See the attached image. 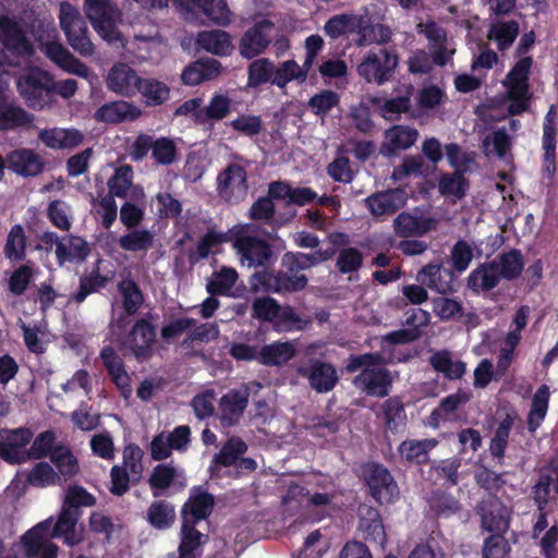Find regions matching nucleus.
I'll return each mask as SVG.
<instances>
[{
    "label": "nucleus",
    "mask_w": 558,
    "mask_h": 558,
    "mask_svg": "<svg viewBox=\"0 0 558 558\" xmlns=\"http://www.w3.org/2000/svg\"><path fill=\"white\" fill-rule=\"evenodd\" d=\"M308 257L302 255V252H287L281 257V269H263L256 271L250 278L251 289L254 292L290 294L303 291L308 278L304 270L307 266Z\"/></svg>",
    "instance_id": "1"
},
{
    "label": "nucleus",
    "mask_w": 558,
    "mask_h": 558,
    "mask_svg": "<svg viewBox=\"0 0 558 558\" xmlns=\"http://www.w3.org/2000/svg\"><path fill=\"white\" fill-rule=\"evenodd\" d=\"M386 363L385 357L379 352L351 354L348 357L345 371L353 374L363 368L352 380L354 387L361 389L367 396L385 398L392 388V377L388 368L377 366Z\"/></svg>",
    "instance_id": "2"
},
{
    "label": "nucleus",
    "mask_w": 558,
    "mask_h": 558,
    "mask_svg": "<svg viewBox=\"0 0 558 558\" xmlns=\"http://www.w3.org/2000/svg\"><path fill=\"white\" fill-rule=\"evenodd\" d=\"M255 227L247 226L232 233V246L242 265L266 267L276 260L272 245L264 238L254 234Z\"/></svg>",
    "instance_id": "3"
},
{
    "label": "nucleus",
    "mask_w": 558,
    "mask_h": 558,
    "mask_svg": "<svg viewBox=\"0 0 558 558\" xmlns=\"http://www.w3.org/2000/svg\"><path fill=\"white\" fill-rule=\"evenodd\" d=\"M399 57L393 49L369 50L357 64V74L368 84L383 86L393 77Z\"/></svg>",
    "instance_id": "4"
},
{
    "label": "nucleus",
    "mask_w": 558,
    "mask_h": 558,
    "mask_svg": "<svg viewBox=\"0 0 558 558\" xmlns=\"http://www.w3.org/2000/svg\"><path fill=\"white\" fill-rule=\"evenodd\" d=\"M59 20L69 45L83 57L92 56L94 53V45L88 36L86 21L80 11L71 3L62 2Z\"/></svg>",
    "instance_id": "5"
},
{
    "label": "nucleus",
    "mask_w": 558,
    "mask_h": 558,
    "mask_svg": "<svg viewBox=\"0 0 558 558\" xmlns=\"http://www.w3.org/2000/svg\"><path fill=\"white\" fill-rule=\"evenodd\" d=\"M363 475L369 495L379 505L392 504L399 497V486L395 477L381 463L364 464Z\"/></svg>",
    "instance_id": "6"
},
{
    "label": "nucleus",
    "mask_w": 558,
    "mask_h": 558,
    "mask_svg": "<svg viewBox=\"0 0 558 558\" xmlns=\"http://www.w3.org/2000/svg\"><path fill=\"white\" fill-rule=\"evenodd\" d=\"M157 331L151 323V315L137 319L126 333L123 347L138 361H147L153 356Z\"/></svg>",
    "instance_id": "7"
},
{
    "label": "nucleus",
    "mask_w": 558,
    "mask_h": 558,
    "mask_svg": "<svg viewBox=\"0 0 558 558\" xmlns=\"http://www.w3.org/2000/svg\"><path fill=\"white\" fill-rule=\"evenodd\" d=\"M16 86L27 106L34 109H41L47 102V97L54 90L50 74L38 69L20 76Z\"/></svg>",
    "instance_id": "8"
},
{
    "label": "nucleus",
    "mask_w": 558,
    "mask_h": 558,
    "mask_svg": "<svg viewBox=\"0 0 558 558\" xmlns=\"http://www.w3.org/2000/svg\"><path fill=\"white\" fill-rule=\"evenodd\" d=\"M33 437L28 427L0 429V459L12 465L27 462V445Z\"/></svg>",
    "instance_id": "9"
},
{
    "label": "nucleus",
    "mask_w": 558,
    "mask_h": 558,
    "mask_svg": "<svg viewBox=\"0 0 558 558\" xmlns=\"http://www.w3.org/2000/svg\"><path fill=\"white\" fill-rule=\"evenodd\" d=\"M481 527L492 533H506L510 526L511 510L496 495L489 494L475 507Z\"/></svg>",
    "instance_id": "10"
},
{
    "label": "nucleus",
    "mask_w": 558,
    "mask_h": 558,
    "mask_svg": "<svg viewBox=\"0 0 558 558\" xmlns=\"http://www.w3.org/2000/svg\"><path fill=\"white\" fill-rule=\"evenodd\" d=\"M296 373L306 378L317 393H328L336 388L340 378L333 364L320 359H310L307 365L299 366Z\"/></svg>",
    "instance_id": "11"
},
{
    "label": "nucleus",
    "mask_w": 558,
    "mask_h": 558,
    "mask_svg": "<svg viewBox=\"0 0 558 558\" xmlns=\"http://www.w3.org/2000/svg\"><path fill=\"white\" fill-rule=\"evenodd\" d=\"M275 31V23L268 19L255 22L245 31L239 43L240 54L251 60L266 51Z\"/></svg>",
    "instance_id": "12"
},
{
    "label": "nucleus",
    "mask_w": 558,
    "mask_h": 558,
    "mask_svg": "<svg viewBox=\"0 0 558 558\" xmlns=\"http://www.w3.org/2000/svg\"><path fill=\"white\" fill-rule=\"evenodd\" d=\"M337 492L331 481H319L315 484V488H310L306 496L304 507L313 521L319 522L331 517L335 511V500Z\"/></svg>",
    "instance_id": "13"
},
{
    "label": "nucleus",
    "mask_w": 558,
    "mask_h": 558,
    "mask_svg": "<svg viewBox=\"0 0 558 558\" xmlns=\"http://www.w3.org/2000/svg\"><path fill=\"white\" fill-rule=\"evenodd\" d=\"M250 390L247 387L231 389L219 401V420L223 427L238 425L248 405Z\"/></svg>",
    "instance_id": "14"
},
{
    "label": "nucleus",
    "mask_w": 558,
    "mask_h": 558,
    "mask_svg": "<svg viewBox=\"0 0 558 558\" xmlns=\"http://www.w3.org/2000/svg\"><path fill=\"white\" fill-rule=\"evenodd\" d=\"M416 280L439 294L456 291V275L452 269L446 268L441 263H430L422 267L416 275Z\"/></svg>",
    "instance_id": "15"
},
{
    "label": "nucleus",
    "mask_w": 558,
    "mask_h": 558,
    "mask_svg": "<svg viewBox=\"0 0 558 558\" xmlns=\"http://www.w3.org/2000/svg\"><path fill=\"white\" fill-rule=\"evenodd\" d=\"M99 357L121 396L129 399L132 395L131 377L125 369L122 357L111 345H105L100 350Z\"/></svg>",
    "instance_id": "16"
},
{
    "label": "nucleus",
    "mask_w": 558,
    "mask_h": 558,
    "mask_svg": "<svg viewBox=\"0 0 558 558\" xmlns=\"http://www.w3.org/2000/svg\"><path fill=\"white\" fill-rule=\"evenodd\" d=\"M418 132L409 125L395 124L385 131L379 153L384 157H393L400 150H407L417 141Z\"/></svg>",
    "instance_id": "17"
},
{
    "label": "nucleus",
    "mask_w": 558,
    "mask_h": 558,
    "mask_svg": "<svg viewBox=\"0 0 558 558\" xmlns=\"http://www.w3.org/2000/svg\"><path fill=\"white\" fill-rule=\"evenodd\" d=\"M9 170L23 178L37 177L45 169L40 155L29 148H19L7 155Z\"/></svg>",
    "instance_id": "18"
},
{
    "label": "nucleus",
    "mask_w": 558,
    "mask_h": 558,
    "mask_svg": "<svg viewBox=\"0 0 558 558\" xmlns=\"http://www.w3.org/2000/svg\"><path fill=\"white\" fill-rule=\"evenodd\" d=\"M214 507V496L203 490L201 486L195 487L182 507V521L186 520L187 524L196 525L199 521L207 519L211 514Z\"/></svg>",
    "instance_id": "19"
},
{
    "label": "nucleus",
    "mask_w": 558,
    "mask_h": 558,
    "mask_svg": "<svg viewBox=\"0 0 558 558\" xmlns=\"http://www.w3.org/2000/svg\"><path fill=\"white\" fill-rule=\"evenodd\" d=\"M359 529L364 538L380 548L385 547L387 534L379 511L368 505L359 507Z\"/></svg>",
    "instance_id": "20"
},
{
    "label": "nucleus",
    "mask_w": 558,
    "mask_h": 558,
    "mask_svg": "<svg viewBox=\"0 0 558 558\" xmlns=\"http://www.w3.org/2000/svg\"><path fill=\"white\" fill-rule=\"evenodd\" d=\"M84 10L94 28L104 38L111 40L117 27L111 16L109 0H85Z\"/></svg>",
    "instance_id": "21"
},
{
    "label": "nucleus",
    "mask_w": 558,
    "mask_h": 558,
    "mask_svg": "<svg viewBox=\"0 0 558 558\" xmlns=\"http://www.w3.org/2000/svg\"><path fill=\"white\" fill-rule=\"evenodd\" d=\"M141 78L136 71L125 63L114 64L107 76V87L125 97L136 95Z\"/></svg>",
    "instance_id": "22"
},
{
    "label": "nucleus",
    "mask_w": 558,
    "mask_h": 558,
    "mask_svg": "<svg viewBox=\"0 0 558 558\" xmlns=\"http://www.w3.org/2000/svg\"><path fill=\"white\" fill-rule=\"evenodd\" d=\"M365 205L375 217L393 215L404 205L403 192L392 189L373 193L365 198Z\"/></svg>",
    "instance_id": "23"
},
{
    "label": "nucleus",
    "mask_w": 558,
    "mask_h": 558,
    "mask_svg": "<svg viewBox=\"0 0 558 558\" xmlns=\"http://www.w3.org/2000/svg\"><path fill=\"white\" fill-rule=\"evenodd\" d=\"M187 9L203 15L207 21L226 26L232 21V13L226 0H186Z\"/></svg>",
    "instance_id": "24"
},
{
    "label": "nucleus",
    "mask_w": 558,
    "mask_h": 558,
    "mask_svg": "<svg viewBox=\"0 0 558 558\" xmlns=\"http://www.w3.org/2000/svg\"><path fill=\"white\" fill-rule=\"evenodd\" d=\"M217 190L221 196L231 197L235 193L245 194L247 191V174L238 163H230L217 177Z\"/></svg>",
    "instance_id": "25"
},
{
    "label": "nucleus",
    "mask_w": 558,
    "mask_h": 558,
    "mask_svg": "<svg viewBox=\"0 0 558 558\" xmlns=\"http://www.w3.org/2000/svg\"><path fill=\"white\" fill-rule=\"evenodd\" d=\"M45 53L47 58L64 71L82 77L87 76V65L75 58L62 44L58 41L47 43Z\"/></svg>",
    "instance_id": "26"
},
{
    "label": "nucleus",
    "mask_w": 558,
    "mask_h": 558,
    "mask_svg": "<svg viewBox=\"0 0 558 558\" xmlns=\"http://www.w3.org/2000/svg\"><path fill=\"white\" fill-rule=\"evenodd\" d=\"M500 276L495 262H484L477 265L466 278L468 287L476 294L488 292L500 283Z\"/></svg>",
    "instance_id": "27"
},
{
    "label": "nucleus",
    "mask_w": 558,
    "mask_h": 558,
    "mask_svg": "<svg viewBox=\"0 0 558 558\" xmlns=\"http://www.w3.org/2000/svg\"><path fill=\"white\" fill-rule=\"evenodd\" d=\"M142 114V111L134 105L123 100L112 101L99 107L95 112V119L105 123H121L134 121Z\"/></svg>",
    "instance_id": "28"
},
{
    "label": "nucleus",
    "mask_w": 558,
    "mask_h": 558,
    "mask_svg": "<svg viewBox=\"0 0 558 558\" xmlns=\"http://www.w3.org/2000/svg\"><path fill=\"white\" fill-rule=\"evenodd\" d=\"M296 355L292 342L274 341L259 348L258 363L268 367H281Z\"/></svg>",
    "instance_id": "29"
},
{
    "label": "nucleus",
    "mask_w": 558,
    "mask_h": 558,
    "mask_svg": "<svg viewBox=\"0 0 558 558\" xmlns=\"http://www.w3.org/2000/svg\"><path fill=\"white\" fill-rule=\"evenodd\" d=\"M63 243H58L56 248L57 262L62 266L65 262H85L90 254L88 242L78 235L63 236Z\"/></svg>",
    "instance_id": "30"
},
{
    "label": "nucleus",
    "mask_w": 558,
    "mask_h": 558,
    "mask_svg": "<svg viewBox=\"0 0 558 558\" xmlns=\"http://www.w3.org/2000/svg\"><path fill=\"white\" fill-rule=\"evenodd\" d=\"M207 539L208 535L201 533L196 525L187 524L186 520H183L178 547L179 558H199Z\"/></svg>",
    "instance_id": "31"
},
{
    "label": "nucleus",
    "mask_w": 558,
    "mask_h": 558,
    "mask_svg": "<svg viewBox=\"0 0 558 558\" xmlns=\"http://www.w3.org/2000/svg\"><path fill=\"white\" fill-rule=\"evenodd\" d=\"M435 226L433 218L416 217L405 211L400 213L393 220L395 231L402 238L424 235Z\"/></svg>",
    "instance_id": "32"
},
{
    "label": "nucleus",
    "mask_w": 558,
    "mask_h": 558,
    "mask_svg": "<svg viewBox=\"0 0 558 558\" xmlns=\"http://www.w3.org/2000/svg\"><path fill=\"white\" fill-rule=\"evenodd\" d=\"M232 239L229 232L216 231L215 228H208L206 233L199 239L195 250L187 252V259L191 265H195L203 259L208 258L213 250L222 243H228Z\"/></svg>",
    "instance_id": "33"
},
{
    "label": "nucleus",
    "mask_w": 558,
    "mask_h": 558,
    "mask_svg": "<svg viewBox=\"0 0 558 558\" xmlns=\"http://www.w3.org/2000/svg\"><path fill=\"white\" fill-rule=\"evenodd\" d=\"M175 520V507L168 500H154L146 510V521L155 530H168L174 524Z\"/></svg>",
    "instance_id": "34"
},
{
    "label": "nucleus",
    "mask_w": 558,
    "mask_h": 558,
    "mask_svg": "<svg viewBox=\"0 0 558 558\" xmlns=\"http://www.w3.org/2000/svg\"><path fill=\"white\" fill-rule=\"evenodd\" d=\"M437 445L438 440L435 438L407 439L399 445L398 451L407 462L424 464L428 461L429 451Z\"/></svg>",
    "instance_id": "35"
},
{
    "label": "nucleus",
    "mask_w": 558,
    "mask_h": 558,
    "mask_svg": "<svg viewBox=\"0 0 558 558\" xmlns=\"http://www.w3.org/2000/svg\"><path fill=\"white\" fill-rule=\"evenodd\" d=\"M533 65L532 57L520 58L506 75L504 85L513 94L522 95L529 93V78Z\"/></svg>",
    "instance_id": "36"
},
{
    "label": "nucleus",
    "mask_w": 558,
    "mask_h": 558,
    "mask_svg": "<svg viewBox=\"0 0 558 558\" xmlns=\"http://www.w3.org/2000/svg\"><path fill=\"white\" fill-rule=\"evenodd\" d=\"M81 518V513L70 512L61 507L57 522L51 530V537H63L69 546L77 545L82 542V536L76 533V524Z\"/></svg>",
    "instance_id": "37"
},
{
    "label": "nucleus",
    "mask_w": 558,
    "mask_h": 558,
    "mask_svg": "<svg viewBox=\"0 0 558 558\" xmlns=\"http://www.w3.org/2000/svg\"><path fill=\"white\" fill-rule=\"evenodd\" d=\"M21 543L28 558H57L58 546L29 530L24 533Z\"/></svg>",
    "instance_id": "38"
},
{
    "label": "nucleus",
    "mask_w": 558,
    "mask_h": 558,
    "mask_svg": "<svg viewBox=\"0 0 558 558\" xmlns=\"http://www.w3.org/2000/svg\"><path fill=\"white\" fill-rule=\"evenodd\" d=\"M492 262L497 264V271L500 278L507 281L518 279L524 269V258L521 251L518 248L502 252Z\"/></svg>",
    "instance_id": "39"
},
{
    "label": "nucleus",
    "mask_w": 558,
    "mask_h": 558,
    "mask_svg": "<svg viewBox=\"0 0 558 558\" xmlns=\"http://www.w3.org/2000/svg\"><path fill=\"white\" fill-rule=\"evenodd\" d=\"M520 33V25L515 20L497 21L488 28L487 38L496 43L499 51L508 50Z\"/></svg>",
    "instance_id": "40"
},
{
    "label": "nucleus",
    "mask_w": 558,
    "mask_h": 558,
    "mask_svg": "<svg viewBox=\"0 0 558 558\" xmlns=\"http://www.w3.org/2000/svg\"><path fill=\"white\" fill-rule=\"evenodd\" d=\"M430 366L438 373L444 374L448 380L461 379L466 372V364L461 361H452L448 350L435 352L429 357Z\"/></svg>",
    "instance_id": "41"
},
{
    "label": "nucleus",
    "mask_w": 558,
    "mask_h": 558,
    "mask_svg": "<svg viewBox=\"0 0 558 558\" xmlns=\"http://www.w3.org/2000/svg\"><path fill=\"white\" fill-rule=\"evenodd\" d=\"M196 41L202 49L217 56H228L232 50L230 35L220 29L201 32Z\"/></svg>",
    "instance_id": "42"
},
{
    "label": "nucleus",
    "mask_w": 558,
    "mask_h": 558,
    "mask_svg": "<svg viewBox=\"0 0 558 558\" xmlns=\"http://www.w3.org/2000/svg\"><path fill=\"white\" fill-rule=\"evenodd\" d=\"M514 424V418L510 414H506V416L498 424L497 428L494 432V436L489 441V453L490 456L498 461L499 464H502L506 449L508 447L509 437L511 429Z\"/></svg>",
    "instance_id": "43"
},
{
    "label": "nucleus",
    "mask_w": 558,
    "mask_h": 558,
    "mask_svg": "<svg viewBox=\"0 0 558 558\" xmlns=\"http://www.w3.org/2000/svg\"><path fill=\"white\" fill-rule=\"evenodd\" d=\"M514 424V418L510 414H506V416L498 424L497 428L494 432V436L489 441V453L490 456L498 461L499 464H502L506 449L508 447L509 437L511 429Z\"/></svg>",
    "instance_id": "44"
},
{
    "label": "nucleus",
    "mask_w": 558,
    "mask_h": 558,
    "mask_svg": "<svg viewBox=\"0 0 558 558\" xmlns=\"http://www.w3.org/2000/svg\"><path fill=\"white\" fill-rule=\"evenodd\" d=\"M33 122V116L20 106L0 101V131L26 126Z\"/></svg>",
    "instance_id": "45"
},
{
    "label": "nucleus",
    "mask_w": 558,
    "mask_h": 558,
    "mask_svg": "<svg viewBox=\"0 0 558 558\" xmlns=\"http://www.w3.org/2000/svg\"><path fill=\"white\" fill-rule=\"evenodd\" d=\"M118 292L122 298V306L126 315H135L144 304V293L138 283L131 278L118 283Z\"/></svg>",
    "instance_id": "46"
},
{
    "label": "nucleus",
    "mask_w": 558,
    "mask_h": 558,
    "mask_svg": "<svg viewBox=\"0 0 558 558\" xmlns=\"http://www.w3.org/2000/svg\"><path fill=\"white\" fill-rule=\"evenodd\" d=\"M549 387L547 385H542L538 387L536 392L532 398L531 410L527 414V429L531 433H534L543 423L549 403Z\"/></svg>",
    "instance_id": "47"
},
{
    "label": "nucleus",
    "mask_w": 558,
    "mask_h": 558,
    "mask_svg": "<svg viewBox=\"0 0 558 558\" xmlns=\"http://www.w3.org/2000/svg\"><path fill=\"white\" fill-rule=\"evenodd\" d=\"M108 278L100 274L99 268L80 277L78 290L70 296V301L76 304L83 303L86 298L105 289Z\"/></svg>",
    "instance_id": "48"
},
{
    "label": "nucleus",
    "mask_w": 558,
    "mask_h": 558,
    "mask_svg": "<svg viewBox=\"0 0 558 558\" xmlns=\"http://www.w3.org/2000/svg\"><path fill=\"white\" fill-rule=\"evenodd\" d=\"M50 461L56 465L59 477L70 480L80 473L78 460L65 445L56 447Z\"/></svg>",
    "instance_id": "49"
},
{
    "label": "nucleus",
    "mask_w": 558,
    "mask_h": 558,
    "mask_svg": "<svg viewBox=\"0 0 558 558\" xmlns=\"http://www.w3.org/2000/svg\"><path fill=\"white\" fill-rule=\"evenodd\" d=\"M147 106L155 107L166 102L170 97V89L163 82L154 78H141L138 89Z\"/></svg>",
    "instance_id": "50"
},
{
    "label": "nucleus",
    "mask_w": 558,
    "mask_h": 558,
    "mask_svg": "<svg viewBox=\"0 0 558 558\" xmlns=\"http://www.w3.org/2000/svg\"><path fill=\"white\" fill-rule=\"evenodd\" d=\"M238 279L239 275L234 268L222 266L213 272L211 279L206 284V291L210 295H229Z\"/></svg>",
    "instance_id": "51"
},
{
    "label": "nucleus",
    "mask_w": 558,
    "mask_h": 558,
    "mask_svg": "<svg viewBox=\"0 0 558 558\" xmlns=\"http://www.w3.org/2000/svg\"><path fill=\"white\" fill-rule=\"evenodd\" d=\"M430 510L439 518H449L458 513L462 506L460 501L451 494L435 489L428 498Z\"/></svg>",
    "instance_id": "52"
},
{
    "label": "nucleus",
    "mask_w": 558,
    "mask_h": 558,
    "mask_svg": "<svg viewBox=\"0 0 558 558\" xmlns=\"http://www.w3.org/2000/svg\"><path fill=\"white\" fill-rule=\"evenodd\" d=\"M296 81L304 83L306 81V70H301V66L295 60L290 59L280 62L277 68L274 66V74L271 84L279 88H284L290 82Z\"/></svg>",
    "instance_id": "53"
},
{
    "label": "nucleus",
    "mask_w": 558,
    "mask_h": 558,
    "mask_svg": "<svg viewBox=\"0 0 558 558\" xmlns=\"http://www.w3.org/2000/svg\"><path fill=\"white\" fill-rule=\"evenodd\" d=\"M5 258L11 262H21L26 257V235L21 225L11 227L3 248Z\"/></svg>",
    "instance_id": "54"
},
{
    "label": "nucleus",
    "mask_w": 558,
    "mask_h": 558,
    "mask_svg": "<svg viewBox=\"0 0 558 558\" xmlns=\"http://www.w3.org/2000/svg\"><path fill=\"white\" fill-rule=\"evenodd\" d=\"M177 476L175 469L168 463L157 464L148 478V484L154 498H159L174 482Z\"/></svg>",
    "instance_id": "55"
},
{
    "label": "nucleus",
    "mask_w": 558,
    "mask_h": 558,
    "mask_svg": "<svg viewBox=\"0 0 558 558\" xmlns=\"http://www.w3.org/2000/svg\"><path fill=\"white\" fill-rule=\"evenodd\" d=\"M231 111V99L223 94H215L209 104L196 113L198 122L207 120L220 121L225 119Z\"/></svg>",
    "instance_id": "56"
},
{
    "label": "nucleus",
    "mask_w": 558,
    "mask_h": 558,
    "mask_svg": "<svg viewBox=\"0 0 558 558\" xmlns=\"http://www.w3.org/2000/svg\"><path fill=\"white\" fill-rule=\"evenodd\" d=\"M56 434L51 429L39 433L35 438L33 437L31 447L27 448V461L29 460H41L49 457L54 451L56 447Z\"/></svg>",
    "instance_id": "57"
},
{
    "label": "nucleus",
    "mask_w": 558,
    "mask_h": 558,
    "mask_svg": "<svg viewBox=\"0 0 558 558\" xmlns=\"http://www.w3.org/2000/svg\"><path fill=\"white\" fill-rule=\"evenodd\" d=\"M133 183V168L130 165L119 166L114 173L109 178L107 185L108 195L119 198H125Z\"/></svg>",
    "instance_id": "58"
},
{
    "label": "nucleus",
    "mask_w": 558,
    "mask_h": 558,
    "mask_svg": "<svg viewBox=\"0 0 558 558\" xmlns=\"http://www.w3.org/2000/svg\"><path fill=\"white\" fill-rule=\"evenodd\" d=\"M357 28V19L353 14H336L331 16L324 25L326 36L331 39H338L348 34H352Z\"/></svg>",
    "instance_id": "59"
},
{
    "label": "nucleus",
    "mask_w": 558,
    "mask_h": 558,
    "mask_svg": "<svg viewBox=\"0 0 558 558\" xmlns=\"http://www.w3.org/2000/svg\"><path fill=\"white\" fill-rule=\"evenodd\" d=\"M96 505V497L88 493L81 485H71L65 492L62 508L73 513H81L82 507H93Z\"/></svg>",
    "instance_id": "60"
},
{
    "label": "nucleus",
    "mask_w": 558,
    "mask_h": 558,
    "mask_svg": "<svg viewBox=\"0 0 558 558\" xmlns=\"http://www.w3.org/2000/svg\"><path fill=\"white\" fill-rule=\"evenodd\" d=\"M26 482L33 487L44 488L57 485L60 477L48 462L40 461L26 474Z\"/></svg>",
    "instance_id": "61"
},
{
    "label": "nucleus",
    "mask_w": 558,
    "mask_h": 558,
    "mask_svg": "<svg viewBox=\"0 0 558 558\" xmlns=\"http://www.w3.org/2000/svg\"><path fill=\"white\" fill-rule=\"evenodd\" d=\"M154 244V234L147 229H133L120 236L119 246L129 252H146Z\"/></svg>",
    "instance_id": "62"
},
{
    "label": "nucleus",
    "mask_w": 558,
    "mask_h": 558,
    "mask_svg": "<svg viewBox=\"0 0 558 558\" xmlns=\"http://www.w3.org/2000/svg\"><path fill=\"white\" fill-rule=\"evenodd\" d=\"M468 187L469 181L461 171L444 174L438 184L439 193L442 196H453L457 199L465 196Z\"/></svg>",
    "instance_id": "63"
},
{
    "label": "nucleus",
    "mask_w": 558,
    "mask_h": 558,
    "mask_svg": "<svg viewBox=\"0 0 558 558\" xmlns=\"http://www.w3.org/2000/svg\"><path fill=\"white\" fill-rule=\"evenodd\" d=\"M363 253L353 246H347L338 251L336 268L341 275L357 272L363 266Z\"/></svg>",
    "instance_id": "64"
}]
</instances>
